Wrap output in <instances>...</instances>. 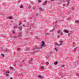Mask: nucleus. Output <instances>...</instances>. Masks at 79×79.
<instances>
[{
  "mask_svg": "<svg viewBox=\"0 0 79 79\" xmlns=\"http://www.w3.org/2000/svg\"><path fill=\"white\" fill-rule=\"evenodd\" d=\"M22 35H23L22 32H20L19 33V36L15 35L14 36V38H15V39H17V38L19 37H21V36H22Z\"/></svg>",
  "mask_w": 79,
  "mask_h": 79,
  "instance_id": "1",
  "label": "nucleus"
},
{
  "mask_svg": "<svg viewBox=\"0 0 79 79\" xmlns=\"http://www.w3.org/2000/svg\"><path fill=\"white\" fill-rule=\"evenodd\" d=\"M45 45V42H44V41H42V44H41V46L40 48H33V50H35V49H40V48H42L43 47H44Z\"/></svg>",
  "mask_w": 79,
  "mask_h": 79,
  "instance_id": "2",
  "label": "nucleus"
},
{
  "mask_svg": "<svg viewBox=\"0 0 79 79\" xmlns=\"http://www.w3.org/2000/svg\"><path fill=\"white\" fill-rule=\"evenodd\" d=\"M60 32H61V30H59L57 31V33L59 34H60L61 35H63V32H61L60 33Z\"/></svg>",
  "mask_w": 79,
  "mask_h": 79,
  "instance_id": "3",
  "label": "nucleus"
},
{
  "mask_svg": "<svg viewBox=\"0 0 79 79\" xmlns=\"http://www.w3.org/2000/svg\"><path fill=\"white\" fill-rule=\"evenodd\" d=\"M67 1V4L65 5L66 6H68V5H69V1H70V0H66Z\"/></svg>",
  "mask_w": 79,
  "mask_h": 79,
  "instance_id": "4",
  "label": "nucleus"
},
{
  "mask_svg": "<svg viewBox=\"0 0 79 79\" xmlns=\"http://www.w3.org/2000/svg\"><path fill=\"white\" fill-rule=\"evenodd\" d=\"M18 27V25L17 24H15V25L14 26V29H16L17 28V27Z\"/></svg>",
  "mask_w": 79,
  "mask_h": 79,
  "instance_id": "5",
  "label": "nucleus"
},
{
  "mask_svg": "<svg viewBox=\"0 0 79 79\" xmlns=\"http://www.w3.org/2000/svg\"><path fill=\"white\" fill-rule=\"evenodd\" d=\"M38 78H40V79H43V77L42 76H41V75H39L38 76Z\"/></svg>",
  "mask_w": 79,
  "mask_h": 79,
  "instance_id": "6",
  "label": "nucleus"
},
{
  "mask_svg": "<svg viewBox=\"0 0 79 79\" xmlns=\"http://www.w3.org/2000/svg\"><path fill=\"white\" fill-rule=\"evenodd\" d=\"M18 29L20 31H22V30L23 29V28L21 27H18Z\"/></svg>",
  "mask_w": 79,
  "mask_h": 79,
  "instance_id": "7",
  "label": "nucleus"
},
{
  "mask_svg": "<svg viewBox=\"0 0 79 79\" xmlns=\"http://www.w3.org/2000/svg\"><path fill=\"white\" fill-rule=\"evenodd\" d=\"M44 5H46L47 3V1H46L44 2Z\"/></svg>",
  "mask_w": 79,
  "mask_h": 79,
  "instance_id": "8",
  "label": "nucleus"
},
{
  "mask_svg": "<svg viewBox=\"0 0 79 79\" xmlns=\"http://www.w3.org/2000/svg\"><path fill=\"white\" fill-rule=\"evenodd\" d=\"M64 32H65V33H69V31H68L67 30H65L64 31Z\"/></svg>",
  "mask_w": 79,
  "mask_h": 79,
  "instance_id": "9",
  "label": "nucleus"
},
{
  "mask_svg": "<svg viewBox=\"0 0 79 79\" xmlns=\"http://www.w3.org/2000/svg\"><path fill=\"white\" fill-rule=\"evenodd\" d=\"M39 9L41 11H43V9H42V8H41V7H40L39 8Z\"/></svg>",
  "mask_w": 79,
  "mask_h": 79,
  "instance_id": "10",
  "label": "nucleus"
},
{
  "mask_svg": "<svg viewBox=\"0 0 79 79\" xmlns=\"http://www.w3.org/2000/svg\"><path fill=\"white\" fill-rule=\"evenodd\" d=\"M75 23H79V20H76L75 21Z\"/></svg>",
  "mask_w": 79,
  "mask_h": 79,
  "instance_id": "11",
  "label": "nucleus"
},
{
  "mask_svg": "<svg viewBox=\"0 0 79 79\" xmlns=\"http://www.w3.org/2000/svg\"><path fill=\"white\" fill-rule=\"evenodd\" d=\"M62 44L61 43V44H55V45H57L58 46H60V45H62Z\"/></svg>",
  "mask_w": 79,
  "mask_h": 79,
  "instance_id": "12",
  "label": "nucleus"
},
{
  "mask_svg": "<svg viewBox=\"0 0 79 79\" xmlns=\"http://www.w3.org/2000/svg\"><path fill=\"white\" fill-rule=\"evenodd\" d=\"M1 56H2L3 57H4V56H5V55L3 54H1Z\"/></svg>",
  "mask_w": 79,
  "mask_h": 79,
  "instance_id": "13",
  "label": "nucleus"
},
{
  "mask_svg": "<svg viewBox=\"0 0 79 79\" xmlns=\"http://www.w3.org/2000/svg\"><path fill=\"white\" fill-rule=\"evenodd\" d=\"M57 61H56V62H54V64L55 65H56V64H57Z\"/></svg>",
  "mask_w": 79,
  "mask_h": 79,
  "instance_id": "14",
  "label": "nucleus"
},
{
  "mask_svg": "<svg viewBox=\"0 0 79 79\" xmlns=\"http://www.w3.org/2000/svg\"><path fill=\"white\" fill-rule=\"evenodd\" d=\"M55 50H56V52H57V51H58V48H55Z\"/></svg>",
  "mask_w": 79,
  "mask_h": 79,
  "instance_id": "15",
  "label": "nucleus"
},
{
  "mask_svg": "<svg viewBox=\"0 0 79 79\" xmlns=\"http://www.w3.org/2000/svg\"><path fill=\"white\" fill-rule=\"evenodd\" d=\"M14 68L13 67H10V69H14Z\"/></svg>",
  "mask_w": 79,
  "mask_h": 79,
  "instance_id": "16",
  "label": "nucleus"
},
{
  "mask_svg": "<svg viewBox=\"0 0 79 79\" xmlns=\"http://www.w3.org/2000/svg\"><path fill=\"white\" fill-rule=\"evenodd\" d=\"M41 69H44V67L43 66H42L41 67Z\"/></svg>",
  "mask_w": 79,
  "mask_h": 79,
  "instance_id": "17",
  "label": "nucleus"
},
{
  "mask_svg": "<svg viewBox=\"0 0 79 79\" xmlns=\"http://www.w3.org/2000/svg\"><path fill=\"white\" fill-rule=\"evenodd\" d=\"M61 2H62V3H64V2H65V1L64 0H62Z\"/></svg>",
  "mask_w": 79,
  "mask_h": 79,
  "instance_id": "18",
  "label": "nucleus"
},
{
  "mask_svg": "<svg viewBox=\"0 0 79 79\" xmlns=\"http://www.w3.org/2000/svg\"><path fill=\"white\" fill-rule=\"evenodd\" d=\"M77 49V48H74V52H75L76 50Z\"/></svg>",
  "mask_w": 79,
  "mask_h": 79,
  "instance_id": "19",
  "label": "nucleus"
},
{
  "mask_svg": "<svg viewBox=\"0 0 79 79\" xmlns=\"http://www.w3.org/2000/svg\"><path fill=\"white\" fill-rule=\"evenodd\" d=\"M32 59H30L29 62L31 63V62H32Z\"/></svg>",
  "mask_w": 79,
  "mask_h": 79,
  "instance_id": "20",
  "label": "nucleus"
},
{
  "mask_svg": "<svg viewBox=\"0 0 79 79\" xmlns=\"http://www.w3.org/2000/svg\"><path fill=\"white\" fill-rule=\"evenodd\" d=\"M49 35L48 33H46L45 34L46 36H47V35Z\"/></svg>",
  "mask_w": 79,
  "mask_h": 79,
  "instance_id": "21",
  "label": "nucleus"
},
{
  "mask_svg": "<svg viewBox=\"0 0 79 79\" xmlns=\"http://www.w3.org/2000/svg\"><path fill=\"white\" fill-rule=\"evenodd\" d=\"M29 25H30V24L28 23L27 25V27H29Z\"/></svg>",
  "mask_w": 79,
  "mask_h": 79,
  "instance_id": "22",
  "label": "nucleus"
},
{
  "mask_svg": "<svg viewBox=\"0 0 79 79\" xmlns=\"http://www.w3.org/2000/svg\"><path fill=\"white\" fill-rule=\"evenodd\" d=\"M76 76H79V74L78 73H77L76 74Z\"/></svg>",
  "mask_w": 79,
  "mask_h": 79,
  "instance_id": "23",
  "label": "nucleus"
},
{
  "mask_svg": "<svg viewBox=\"0 0 79 79\" xmlns=\"http://www.w3.org/2000/svg\"><path fill=\"white\" fill-rule=\"evenodd\" d=\"M46 65H48V64H49V63L48 62H46Z\"/></svg>",
  "mask_w": 79,
  "mask_h": 79,
  "instance_id": "24",
  "label": "nucleus"
},
{
  "mask_svg": "<svg viewBox=\"0 0 79 79\" xmlns=\"http://www.w3.org/2000/svg\"><path fill=\"white\" fill-rule=\"evenodd\" d=\"M24 59L23 60H22L21 62V63H22L23 62H24Z\"/></svg>",
  "mask_w": 79,
  "mask_h": 79,
  "instance_id": "25",
  "label": "nucleus"
},
{
  "mask_svg": "<svg viewBox=\"0 0 79 79\" xmlns=\"http://www.w3.org/2000/svg\"><path fill=\"white\" fill-rule=\"evenodd\" d=\"M9 19H12V17H9Z\"/></svg>",
  "mask_w": 79,
  "mask_h": 79,
  "instance_id": "26",
  "label": "nucleus"
},
{
  "mask_svg": "<svg viewBox=\"0 0 79 79\" xmlns=\"http://www.w3.org/2000/svg\"><path fill=\"white\" fill-rule=\"evenodd\" d=\"M58 77L59 78H61V75H59L58 76Z\"/></svg>",
  "mask_w": 79,
  "mask_h": 79,
  "instance_id": "27",
  "label": "nucleus"
},
{
  "mask_svg": "<svg viewBox=\"0 0 79 79\" xmlns=\"http://www.w3.org/2000/svg\"><path fill=\"white\" fill-rule=\"evenodd\" d=\"M21 24H22V23L21 22H19V26Z\"/></svg>",
  "mask_w": 79,
  "mask_h": 79,
  "instance_id": "28",
  "label": "nucleus"
},
{
  "mask_svg": "<svg viewBox=\"0 0 79 79\" xmlns=\"http://www.w3.org/2000/svg\"><path fill=\"white\" fill-rule=\"evenodd\" d=\"M12 33L13 34H15V31H12Z\"/></svg>",
  "mask_w": 79,
  "mask_h": 79,
  "instance_id": "29",
  "label": "nucleus"
},
{
  "mask_svg": "<svg viewBox=\"0 0 79 79\" xmlns=\"http://www.w3.org/2000/svg\"><path fill=\"white\" fill-rule=\"evenodd\" d=\"M28 6L29 8H31V5H30L29 4L28 5Z\"/></svg>",
  "mask_w": 79,
  "mask_h": 79,
  "instance_id": "30",
  "label": "nucleus"
},
{
  "mask_svg": "<svg viewBox=\"0 0 79 79\" xmlns=\"http://www.w3.org/2000/svg\"><path fill=\"white\" fill-rule=\"evenodd\" d=\"M23 8V6H20V8Z\"/></svg>",
  "mask_w": 79,
  "mask_h": 79,
  "instance_id": "31",
  "label": "nucleus"
},
{
  "mask_svg": "<svg viewBox=\"0 0 79 79\" xmlns=\"http://www.w3.org/2000/svg\"><path fill=\"white\" fill-rule=\"evenodd\" d=\"M6 73L7 74L8 73H10V72H9V71H7V72H6Z\"/></svg>",
  "mask_w": 79,
  "mask_h": 79,
  "instance_id": "32",
  "label": "nucleus"
},
{
  "mask_svg": "<svg viewBox=\"0 0 79 79\" xmlns=\"http://www.w3.org/2000/svg\"><path fill=\"white\" fill-rule=\"evenodd\" d=\"M61 68H63V67H64V65H62L61 66Z\"/></svg>",
  "mask_w": 79,
  "mask_h": 79,
  "instance_id": "33",
  "label": "nucleus"
},
{
  "mask_svg": "<svg viewBox=\"0 0 79 79\" xmlns=\"http://www.w3.org/2000/svg\"><path fill=\"white\" fill-rule=\"evenodd\" d=\"M40 2H41L40 0H38V3H40Z\"/></svg>",
  "mask_w": 79,
  "mask_h": 79,
  "instance_id": "34",
  "label": "nucleus"
},
{
  "mask_svg": "<svg viewBox=\"0 0 79 79\" xmlns=\"http://www.w3.org/2000/svg\"><path fill=\"white\" fill-rule=\"evenodd\" d=\"M26 50H29V48H27L26 49Z\"/></svg>",
  "mask_w": 79,
  "mask_h": 79,
  "instance_id": "35",
  "label": "nucleus"
},
{
  "mask_svg": "<svg viewBox=\"0 0 79 79\" xmlns=\"http://www.w3.org/2000/svg\"><path fill=\"white\" fill-rule=\"evenodd\" d=\"M7 51V50L6 49V50H5V52H6Z\"/></svg>",
  "mask_w": 79,
  "mask_h": 79,
  "instance_id": "36",
  "label": "nucleus"
},
{
  "mask_svg": "<svg viewBox=\"0 0 79 79\" xmlns=\"http://www.w3.org/2000/svg\"><path fill=\"white\" fill-rule=\"evenodd\" d=\"M60 43H63V41H61L60 42Z\"/></svg>",
  "mask_w": 79,
  "mask_h": 79,
  "instance_id": "37",
  "label": "nucleus"
},
{
  "mask_svg": "<svg viewBox=\"0 0 79 79\" xmlns=\"http://www.w3.org/2000/svg\"><path fill=\"white\" fill-rule=\"evenodd\" d=\"M9 75L8 74H7L6 76H9Z\"/></svg>",
  "mask_w": 79,
  "mask_h": 79,
  "instance_id": "38",
  "label": "nucleus"
},
{
  "mask_svg": "<svg viewBox=\"0 0 79 79\" xmlns=\"http://www.w3.org/2000/svg\"><path fill=\"white\" fill-rule=\"evenodd\" d=\"M36 16H38V15L37 14H36Z\"/></svg>",
  "mask_w": 79,
  "mask_h": 79,
  "instance_id": "39",
  "label": "nucleus"
},
{
  "mask_svg": "<svg viewBox=\"0 0 79 79\" xmlns=\"http://www.w3.org/2000/svg\"><path fill=\"white\" fill-rule=\"evenodd\" d=\"M30 26H33V25H32V24H31Z\"/></svg>",
  "mask_w": 79,
  "mask_h": 79,
  "instance_id": "40",
  "label": "nucleus"
},
{
  "mask_svg": "<svg viewBox=\"0 0 79 79\" xmlns=\"http://www.w3.org/2000/svg\"><path fill=\"white\" fill-rule=\"evenodd\" d=\"M59 36H57V38H59Z\"/></svg>",
  "mask_w": 79,
  "mask_h": 79,
  "instance_id": "41",
  "label": "nucleus"
},
{
  "mask_svg": "<svg viewBox=\"0 0 79 79\" xmlns=\"http://www.w3.org/2000/svg\"><path fill=\"white\" fill-rule=\"evenodd\" d=\"M72 10H74V8H72Z\"/></svg>",
  "mask_w": 79,
  "mask_h": 79,
  "instance_id": "42",
  "label": "nucleus"
},
{
  "mask_svg": "<svg viewBox=\"0 0 79 79\" xmlns=\"http://www.w3.org/2000/svg\"><path fill=\"white\" fill-rule=\"evenodd\" d=\"M22 26L24 27V24L23 25H22Z\"/></svg>",
  "mask_w": 79,
  "mask_h": 79,
  "instance_id": "43",
  "label": "nucleus"
},
{
  "mask_svg": "<svg viewBox=\"0 0 79 79\" xmlns=\"http://www.w3.org/2000/svg\"><path fill=\"white\" fill-rule=\"evenodd\" d=\"M18 50H20V49H18Z\"/></svg>",
  "mask_w": 79,
  "mask_h": 79,
  "instance_id": "44",
  "label": "nucleus"
},
{
  "mask_svg": "<svg viewBox=\"0 0 79 79\" xmlns=\"http://www.w3.org/2000/svg\"><path fill=\"white\" fill-rule=\"evenodd\" d=\"M10 79H13V78H12V77H10Z\"/></svg>",
  "mask_w": 79,
  "mask_h": 79,
  "instance_id": "45",
  "label": "nucleus"
},
{
  "mask_svg": "<svg viewBox=\"0 0 79 79\" xmlns=\"http://www.w3.org/2000/svg\"><path fill=\"white\" fill-rule=\"evenodd\" d=\"M51 0V1H54V0Z\"/></svg>",
  "mask_w": 79,
  "mask_h": 79,
  "instance_id": "46",
  "label": "nucleus"
},
{
  "mask_svg": "<svg viewBox=\"0 0 79 79\" xmlns=\"http://www.w3.org/2000/svg\"><path fill=\"white\" fill-rule=\"evenodd\" d=\"M11 22H14L13 21H11Z\"/></svg>",
  "mask_w": 79,
  "mask_h": 79,
  "instance_id": "47",
  "label": "nucleus"
},
{
  "mask_svg": "<svg viewBox=\"0 0 79 79\" xmlns=\"http://www.w3.org/2000/svg\"><path fill=\"white\" fill-rule=\"evenodd\" d=\"M52 31H53V30H52ZM52 31H51V32H52Z\"/></svg>",
  "mask_w": 79,
  "mask_h": 79,
  "instance_id": "48",
  "label": "nucleus"
},
{
  "mask_svg": "<svg viewBox=\"0 0 79 79\" xmlns=\"http://www.w3.org/2000/svg\"><path fill=\"white\" fill-rule=\"evenodd\" d=\"M23 21V22H25V21Z\"/></svg>",
  "mask_w": 79,
  "mask_h": 79,
  "instance_id": "49",
  "label": "nucleus"
}]
</instances>
